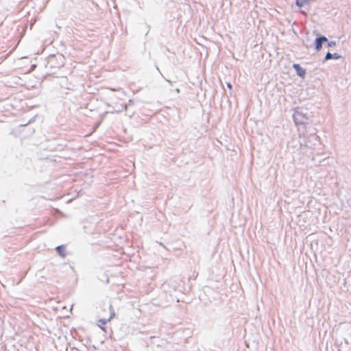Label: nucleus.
Here are the masks:
<instances>
[{
	"mask_svg": "<svg viewBox=\"0 0 351 351\" xmlns=\"http://www.w3.org/2000/svg\"><path fill=\"white\" fill-rule=\"evenodd\" d=\"M293 66L299 76L302 77H304L305 76L306 71L304 69L302 68L298 64H294Z\"/></svg>",
	"mask_w": 351,
	"mask_h": 351,
	"instance_id": "obj_1",
	"label": "nucleus"
},
{
	"mask_svg": "<svg viewBox=\"0 0 351 351\" xmlns=\"http://www.w3.org/2000/svg\"><path fill=\"white\" fill-rule=\"evenodd\" d=\"M112 318V315H110L108 319H100L99 322H101L103 325H105L108 322H109Z\"/></svg>",
	"mask_w": 351,
	"mask_h": 351,
	"instance_id": "obj_5",
	"label": "nucleus"
},
{
	"mask_svg": "<svg viewBox=\"0 0 351 351\" xmlns=\"http://www.w3.org/2000/svg\"><path fill=\"white\" fill-rule=\"evenodd\" d=\"M313 0H296V5L300 7L308 5Z\"/></svg>",
	"mask_w": 351,
	"mask_h": 351,
	"instance_id": "obj_3",
	"label": "nucleus"
},
{
	"mask_svg": "<svg viewBox=\"0 0 351 351\" xmlns=\"http://www.w3.org/2000/svg\"><path fill=\"white\" fill-rule=\"evenodd\" d=\"M228 86L231 88V85L230 84H228Z\"/></svg>",
	"mask_w": 351,
	"mask_h": 351,
	"instance_id": "obj_7",
	"label": "nucleus"
},
{
	"mask_svg": "<svg viewBox=\"0 0 351 351\" xmlns=\"http://www.w3.org/2000/svg\"><path fill=\"white\" fill-rule=\"evenodd\" d=\"M327 40V38L324 36H322L319 38H316L315 40V48L317 51L320 50L322 47L323 42H326Z\"/></svg>",
	"mask_w": 351,
	"mask_h": 351,
	"instance_id": "obj_2",
	"label": "nucleus"
},
{
	"mask_svg": "<svg viewBox=\"0 0 351 351\" xmlns=\"http://www.w3.org/2000/svg\"><path fill=\"white\" fill-rule=\"evenodd\" d=\"M325 58H326V60L331 59V58H332V54H331L330 53H328L326 55Z\"/></svg>",
	"mask_w": 351,
	"mask_h": 351,
	"instance_id": "obj_6",
	"label": "nucleus"
},
{
	"mask_svg": "<svg viewBox=\"0 0 351 351\" xmlns=\"http://www.w3.org/2000/svg\"><path fill=\"white\" fill-rule=\"evenodd\" d=\"M64 246L62 245H59L56 247V251L58 252V253L62 256V257H64L65 256V254H64Z\"/></svg>",
	"mask_w": 351,
	"mask_h": 351,
	"instance_id": "obj_4",
	"label": "nucleus"
}]
</instances>
